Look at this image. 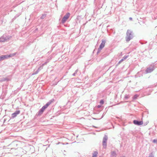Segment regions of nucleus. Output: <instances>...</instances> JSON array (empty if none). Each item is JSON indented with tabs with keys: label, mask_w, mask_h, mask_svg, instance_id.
I'll list each match as a JSON object with an SVG mask.
<instances>
[{
	"label": "nucleus",
	"mask_w": 157,
	"mask_h": 157,
	"mask_svg": "<svg viewBox=\"0 0 157 157\" xmlns=\"http://www.w3.org/2000/svg\"><path fill=\"white\" fill-rule=\"evenodd\" d=\"M133 37L132 32L128 30L126 33V36L125 37L126 40L127 42L129 41Z\"/></svg>",
	"instance_id": "1"
},
{
	"label": "nucleus",
	"mask_w": 157,
	"mask_h": 157,
	"mask_svg": "<svg viewBox=\"0 0 157 157\" xmlns=\"http://www.w3.org/2000/svg\"><path fill=\"white\" fill-rule=\"evenodd\" d=\"M105 42L106 41L105 40H102L101 43L99 46V48L98 49L97 53H99L100 52L101 50L104 47Z\"/></svg>",
	"instance_id": "2"
},
{
	"label": "nucleus",
	"mask_w": 157,
	"mask_h": 157,
	"mask_svg": "<svg viewBox=\"0 0 157 157\" xmlns=\"http://www.w3.org/2000/svg\"><path fill=\"white\" fill-rule=\"evenodd\" d=\"M108 139V137L107 136L105 135L103 137V148H105L106 147V142Z\"/></svg>",
	"instance_id": "3"
},
{
	"label": "nucleus",
	"mask_w": 157,
	"mask_h": 157,
	"mask_svg": "<svg viewBox=\"0 0 157 157\" xmlns=\"http://www.w3.org/2000/svg\"><path fill=\"white\" fill-rule=\"evenodd\" d=\"M70 15L69 13H67L63 17L62 20V22L63 23H65L66 21L67 20V19L69 18Z\"/></svg>",
	"instance_id": "4"
},
{
	"label": "nucleus",
	"mask_w": 157,
	"mask_h": 157,
	"mask_svg": "<svg viewBox=\"0 0 157 157\" xmlns=\"http://www.w3.org/2000/svg\"><path fill=\"white\" fill-rule=\"evenodd\" d=\"M9 38L10 37L9 36L5 37L3 36L0 38V42H3L7 41L9 40Z\"/></svg>",
	"instance_id": "5"
},
{
	"label": "nucleus",
	"mask_w": 157,
	"mask_h": 157,
	"mask_svg": "<svg viewBox=\"0 0 157 157\" xmlns=\"http://www.w3.org/2000/svg\"><path fill=\"white\" fill-rule=\"evenodd\" d=\"M133 123L135 124L139 125L142 124L143 122L142 121H139L137 120H135L133 121Z\"/></svg>",
	"instance_id": "6"
},
{
	"label": "nucleus",
	"mask_w": 157,
	"mask_h": 157,
	"mask_svg": "<svg viewBox=\"0 0 157 157\" xmlns=\"http://www.w3.org/2000/svg\"><path fill=\"white\" fill-rule=\"evenodd\" d=\"M8 57L7 55L1 56H0V61L3 60L5 59H8Z\"/></svg>",
	"instance_id": "7"
},
{
	"label": "nucleus",
	"mask_w": 157,
	"mask_h": 157,
	"mask_svg": "<svg viewBox=\"0 0 157 157\" xmlns=\"http://www.w3.org/2000/svg\"><path fill=\"white\" fill-rule=\"evenodd\" d=\"M46 108L44 105L42 107L41 109L39 110L38 112L39 114H41Z\"/></svg>",
	"instance_id": "8"
},
{
	"label": "nucleus",
	"mask_w": 157,
	"mask_h": 157,
	"mask_svg": "<svg viewBox=\"0 0 157 157\" xmlns=\"http://www.w3.org/2000/svg\"><path fill=\"white\" fill-rule=\"evenodd\" d=\"M154 69V68L153 67L152 68H148L146 70V71L147 73H150L152 72Z\"/></svg>",
	"instance_id": "9"
},
{
	"label": "nucleus",
	"mask_w": 157,
	"mask_h": 157,
	"mask_svg": "<svg viewBox=\"0 0 157 157\" xmlns=\"http://www.w3.org/2000/svg\"><path fill=\"white\" fill-rule=\"evenodd\" d=\"M19 111H15V112L12 114V117L13 118H14L16 117L17 115L19 114L20 113Z\"/></svg>",
	"instance_id": "10"
},
{
	"label": "nucleus",
	"mask_w": 157,
	"mask_h": 157,
	"mask_svg": "<svg viewBox=\"0 0 157 157\" xmlns=\"http://www.w3.org/2000/svg\"><path fill=\"white\" fill-rule=\"evenodd\" d=\"M128 57V56H124V57H123L122 58V59H121L119 62L118 63H121L124 60H125Z\"/></svg>",
	"instance_id": "11"
},
{
	"label": "nucleus",
	"mask_w": 157,
	"mask_h": 157,
	"mask_svg": "<svg viewBox=\"0 0 157 157\" xmlns=\"http://www.w3.org/2000/svg\"><path fill=\"white\" fill-rule=\"evenodd\" d=\"M42 68V67H39L38 68V69L36 71L34 72L33 74V75H35V74H37L38 73V72L40 71Z\"/></svg>",
	"instance_id": "12"
},
{
	"label": "nucleus",
	"mask_w": 157,
	"mask_h": 157,
	"mask_svg": "<svg viewBox=\"0 0 157 157\" xmlns=\"http://www.w3.org/2000/svg\"><path fill=\"white\" fill-rule=\"evenodd\" d=\"M117 154L115 151H112L111 152V157H116Z\"/></svg>",
	"instance_id": "13"
},
{
	"label": "nucleus",
	"mask_w": 157,
	"mask_h": 157,
	"mask_svg": "<svg viewBox=\"0 0 157 157\" xmlns=\"http://www.w3.org/2000/svg\"><path fill=\"white\" fill-rule=\"evenodd\" d=\"M16 53H14L11 54L9 55H7V56H8V58L14 56H15L16 55Z\"/></svg>",
	"instance_id": "14"
},
{
	"label": "nucleus",
	"mask_w": 157,
	"mask_h": 157,
	"mask_svg": "<svg viewBox=\"0 0 157 157\" xmlns=\"http://www.w3.org/2000/svg\"><path fill=\"white\" fill-rule=\"evenodd\" d=\"M98 152L97 151H95L93 153L92 157H97Z\"/></svg>",
	"instance_id": "15"
},
{
	"label": "nucleus",
	"mask_w": 157,
	"mask_h": 157,
	"mask_svg": "<svg viewBox=\"0 0 157 157\" xmlns=\"http://www.w3.org/2000/svg\"><path fill=\"white\" fill-rule=\"evenodd\" d=\"M51 102L49 101L44 106L47 108L51 104Z\"/></svg>",
	"instance_id": "16"
},
{
	"label": "nucleus",
	"mask_w": 157,
	"mask_h": 157,
	"mask_svg": "<svg viewBox=\"0 0 157 157\" xmlns=\"http://www.w3.org/2000/svg\"><path fill=\"white\" fill-rule=\"evenodd\" d=\"M51 102L49 101L44 106L47 108L51 104Z\"/></svg>",
	"instance_id": "17"
},
{
	"label": "nucleus",
	"mask_w": 157,
	"mask_h": 157,
	"mask_svg": "<svg viewBox=\"0 0 157 157\" xmlns=\"http://www.w3.org/2000/svg\"><path fill=\"white\" fill-rule=\"evenodd\" d=\"M46 17V15L45 14H43L41 17H40V18L41 19H44Z\"/></svg>",
	"instance_id": "18"
},
{
	"label": "nucleus",
	"mask_w": 157,
	"mask_h": 157,
	"mask_svg": "<svg viewBox=\"0 0 157 157\" xmlns=\"http://www.w3.org/2000/svg\"><path fill=\"white\" fill-rule=\"evenodd\" d=\"M138 97V95H135L133 97V99H136Z\"/></svg>",
	"instance_id": "19"
},
{
	"label": "nucleus",
	"mask_w": 157,
	"mask_h": 157,
	"mask_svg": "<svg viewBox=\"0 0 157 157\" xmlns=\"http://www.w3.org/2000/svg\"><path fill=\"white\" fill-rule=\"evenodd\" d=\"M129 97V95H125L124 98L125 99H128Z\"/></svg>",
	"instance_id": "20"
},
{
	"label": "nucleus",
	"mask_w": 157,
	"mask_h": 157,
	"mask_svg": "<svg viewBox=\"0 0 157 157\" xmlns=\"http://www.w3.org/2000/svg\"><path fill=\"white\" fill-rule=\"evenodd\" d=\"M148 157H154V156L152 155V153H151L149 154Z\"/></svg>",
	"instance_id": "21"
},
{
	"label": "nucleus",
	"mask_w": 157,
	"mask_h": 157,
	"mask_svg": "<svg viewBox=\"0 0 157 157\" xmlns=\"http://www.w3.org/2000/svg\"><path fill=\"white\" fill-rule=\"evenodd\" d=\"M78 71V70H76V71H75V72L73 74V76H75V75L77 73V72Z\"/></svg>",
	"instance_id": "22"
},
{
	"label": "nucleus",
	"mask_w": 157,
	"mask_h": 157,
	"mask_svg": "<svg viewBox=\"0 0 157 157\" xmlns=\"http://www.w3.org/2000/svg\"><path fill=\"white\" fill-rule=\"evenodd\" d=\"M153 142L154 143H157V140H154L153 141Z\"/></svg>",
	"instance_id": "23"
},
{
	"label": "nucleus",
	"mask_w": 157,
	"mask_h": 157,
	"mask_svg": "<svg viewBox=\"0 0 157 157\" xmlns=\"http://www.w3.org/2000/svg\"><path fill=\"white\" fill-rule=\"evenodd\" d=\"M100 103L101 104H103L104 103V101L102 100H101L100 101Z\"/></svg>",
	"instance_id": "24"
},
{
	"label": "nucleus",
	"mask_w": 157,
	"mask_h": 157,
	"mask_svg": "<svg viewBox=\"0 0 157 157\" xmlns=\"http://www.w3.org/2000/svg\"><path fill=\"white\" fill-rule=\"evenodd\" d=\"M129 19L130 20H132V18L131 17H130L129 18Z\"/></svg>",
	"instance_id": "25"
},
{
	"label": "nucleus",
	"mask_w": 157,
	"mask_h": 157,
	"mask_svg": "<svg viewBox=\"0 0 157 157\" xmlns=\"http://www.w3.org/2000/svg\"><path fill=\"white\" fill-rule=\"evenodd\" d=\"M100 107H101V106H100V105H98V108H100Z\"/></svg>",
	"instance_id": "26"
},
{
	"label": "nucleus",
	"mask_w": 157,
	"mask_h": 157,
	"mask_svg": "<svg viewBox=\"0 0 157 157\" xmlns=\"http://www.w3.org/2000/svg\"><path fill=\"white\" fill-rule=\"evenodd\" d=\"M44 64H42V66L44 65Z\"/></svg>",
	"instance_id": "27"
}]
</instances>
